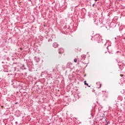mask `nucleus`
<instances>
[{"mask_svg":"<svg viewBox=\"0 0 125 125\" xmlns=\"http://www.w3.org/2000/svg\"><path fill=\"white\" fill-rule=\"evenodd\" d=\"M84 84H85V85H87V86H88V87H90V86H89V85H88V84L87 83L86 81H84Z\"/></svg>","mask_w":125,"mask_h":125,"instance_id":"nucleus-1","label":"nucleus"},{"mask_svg":"<svg viewBox=\"0 0 125 125\" xmlns=\"http://www.w3.org/2000/svg\"><path fill=\"white\" fill-rule=\"evenodd\" d=\"M74 62H75V63H77V59H75L74 60Z\"/></svg>","mask_w":125,"mask_h":125,"instance_id":"nucleus-2","label":"nucleus"},{"mask_svg":"<svg viewBox=\"0 0 125 125\" xmlns=\"http://www.w3.org/2000/svg\"><path fill=\"white\" fill-rule=\"evenodd\" d=\"M59 54H62V53L61 51H60V52H59Z\"/></svg>","mask_w":125,"mask_h":125,"instance_id":"nucleus-3","label":"nucleus"},{"mask_svg":"<svg viewBox=\"0 0 125 125\" xmlns=\"http://www.w3.org/2000/svg\"><path fill=\"white\" fill-rule=\"evenodd\" d=\"M120 76H121V77H124V75L121 74V75H120Z\"/></svg>","mask_w":125,"mask_h":125,"instance_id":"nucleus-4","label":"nucleus"},{"mask_svg":"<svg viewBox=\"0 0 125 125\" xmlns=\"http://www.w3.org/2000/svg\"><path fill=\"white\" fill-rule=\"evenodd\" d=\"M100 87H101V84H100V87H99V88H100Z\"/></svg>","mask_w":125,"mask_h":125,"instance_id":"nucleus-5","label":"nucleus"},{"mask_svg":"<svg viewBox=\"0 0 125 125\" xmlns=\"http://www.w3.org/2000/svg\"><path fill=\"white\" fill-rule=\"evenodd\" d=\"M15 104H18V102L15 103Z\"/></svg>","mask_w":125,"mask_h":125,"instance_id":"nucleus-6","label":"nucleus"},{"mask_svg":"<svg viewBox=\"0 0 125 125\" xmlns=\"http://www.w3.org/2000/svg\"><path fill=\"white\" fill-rule=\"evenodd\" d=\"M1 108H3V106H1Z\"/></svg>","mask_w":125,"mask_h":125,"instance_id":"nucleus-7","label":"nucleus"},{"mask_svg":"<svg viewBox=\"0 0 125 125\" xmlns=\"http://www.w3.org/2000/svg\"><path fill=\"white\" fill-rule=\"evenodd\" d=\"M95 1H97V0H95Z\"/></svg>","mask_w":125,"mask_h":125,"instance_id":"nucleus-8","label":"nucleus"}]
</instances>
